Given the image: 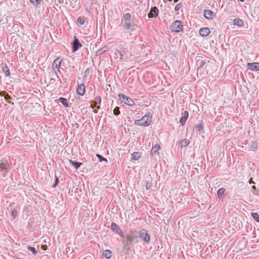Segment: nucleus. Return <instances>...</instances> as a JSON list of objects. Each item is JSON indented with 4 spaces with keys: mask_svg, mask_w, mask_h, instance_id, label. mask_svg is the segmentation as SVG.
Masks as SVG:
<instances>
[{
    "mask_svg": "<svg viewBox=\"0 0 259 259\" xmlns=\"http://www.w3.org/2000/svg\"><path fill=\"white\" fill-rule=\"evenodd\" d=\"M152 122V116L149 113L145 115L140 119L135 120L134 123L136 125L141 126H148Z\"/></svg>",
    "mask_w": 259,
    "mask_h": 259,
    "instance_id": "f257e3e1",
    "label": "nucleus"
},
{
    "mask_svg": "<svg viewBox=\"0 0 259 259\" xmlns=\"http://www.w3.org/2000/svg\"><path fill=\"white\" fill-rule=\"evenodd\" d=\"M170 29L172 32L178 33L183 31V25L180 20H176L171 24Z\"/></svg>",
    "mask_w": 259,
    "mask_h": 259,
    "instance_id": "f03ea898",
    "label": "nucleus"
},
{
    "mask_svg": "<svg viewBox=\"0 0 259 259\" xmlns=\"http://www.w3.org/2000/svg\"><path fill=\"white\" fill-rule=\"evenodd\" d=\"M118 96L122 103L129 106H133L135 104L134 101L131 98L123 94H119Z\"/></svg>",
    "mask_w": 259,
    "mask_h": 259,
    "instance_id": "7ed1b4c3",
    "label": "nucleus"
},
{
    "mask_svg": "<svg viewBox=\"0 0 259 259\" xmlns=\"http://www.w3.org/2000/svg\"><path fill=\"white\" fill-rule=\"evenodd\" d=\"M139 237L147 243L150 242L151 238L150 235L145 229H143L140 231Z\"/></svg>",
    "mask_w": 259,
    "mask_h": 259,
    "instance_id": "20e7f679",
    "label": "nucleus"
},
{
    "mask_svg": "<svg viewBox=\"0 0 259 259\" xmlns=\"http://www.w3.org/2000/svg\"><path fill=\"white\" fill-rule=\"evenodd\" d=\"M111 230L113 232L116 233L117 234H118L120 236L122 237H124L123 232L116 224H115V223H112L111 225Z\"/></svg>",
    "mask_w": 259,
    "mask_h": 259,
    "instance_id": "39448f33",
    "label": "nucleus"
},
{
    "mask_svg": "<svg viewBox=\"0 0 259 259\" xmlns=\"http://www.w3.org/2000/svg\"><path fill=\"white\" fill-rule=\"evenodd\" d=\"M9 163L7 160H2L0 161V172L6 173L8 171Z\"/></svg>",
    "mask_w": 259,
    "mask_h": 259,
    "instance_id": "423d86ee",
    "label": "nucleus"
},
{
    "mask_svg": "<svg viewBox=\"0 0 259 259\" xmlns=\"http://www.w3.org/2000/svg\"><path fill=\"white\" fill-rule=\"evenodd\" d=\"M138 236L135 234H134L133 232H131V234L127 235L126 236V244L125 245V247L128 246L130 244H132L133 241L135 239H137Z\"/></svg>",
    "mask_w": 259,
    "mask_h": 259,
    "instance_id": "0eeeda50",
    "label": "nucleus"
},
{
    "mask_svg": "<svg viewBox=\"0 0 259 259\" xmlns=\"http://www.w3.org/2000/svg\"><path fill=\"white\" fill-rule=\"evenodd\" d=\"M81 47L82 45L79 40L75 37L74 40L72 42V51L73 52H75Z\"/></svg>",
    "mask_w": 259,
    "mask_h": 259,
    "instance_id": "6e6552de",
    "label": "nucleus"
},
{
    "mask_svg": "<svg viewBox=\"0 0 259 259\" xmlns=\"http://www.w3.org/2000/svg\"><path fill=\"white\" fill-rule=\"evenodd\" d=\"M62 61V59L60 57L57 58L52 64V68L54 70L56 69L58 71H60V66Z\"/></svg>",
    "mask_w": 259,
    "mask_h": 259,
    "instance_id": "1a4fd4ad",
    "label": "nucleus"
},
{
    "mask_svg": "<svg viewBox=\"0 0 259 259\" xmlns=\"http://www.w3.org/2000/svg\"><path fill=\"white\" fill-rule=\"evenodd\" d=\"M159 10L156 7H152L150 9L149 13L148 14L149 18H155L158 15Z\"/></svg>",
    "mask_w": 259,
    "mask_h": 259,
    "instance_id": "9d476101",
    "label": "nucleus"
},
{
    "mask_svg": "<svg viewBox=\"0 0 259 259\" xmlns=\"http://www.w3.org/2000/svg\"><path fill=\"white\" fill-rule=\"evenodd\" d=\"M247 66L251 71L259 70V62L248 63Z\"/></svg>",
    "mask_w": 259,
    "mask_h": 259,
    "instance_id": "9b49d317",
    "label": "nucleus"
},
{
    "mask_svg": "<svg viewBox=\"0 0 259 259\" xmlns=\"http://www.w3.org/2000/svg\"><path fill=\"white\" fill-rule=\"evenodd\" d=\"M85 87L84 84H80L78 85L76 89V93L78 95L83 96L85 93Z\"/></svg>",
    "mask_w": 259,
    "mask_h": 259,
    "instance_id": "f8f14e48",
    "label": "nucleus"
},
{
    "mask_svg": "<svg viewBox=\"0 0 259 259\" xmlns=\"http://www.w3.org/2000/svg\"><path fill=\"white\" fill-rule=\"evenodd\" d=\"M188 116L189 113L187 111H185L182 113V117H181L180 121V123L182 125H184L185 124L188 119Z\"/></svg>",
    "mask_w": 259,
    "mask_h": 259,
    "instance_id": "ddd939ff",
    "label": "nucleus"
},
{
    "mask_svg": "<svg viewBox=\"0 0 259 259\" xmlns=\"http://www.w3.org/2000/svg\"><path fill=\"white\" fill-rule=\"evenodd\" d=\"M210 33V30L207 27L202 28L199 30V34L203 37L207 36Z\"/></svg>",
    "mask_w": 259,
    "mask_h": 259,
    "instance_id": "4468645a",
    "label": "nucleus"
},
{
    "mask_svg": "<svg viewBox=\"0 0 259 259\" xmlns=\"http://www.w3.org/2000/svg\"><path fill=\"white\" fill-rule=\"evenodd\" d=\"M203 15L207 19H211L213 18L214 13L210 10H205L203 11Z\"/></svg>",
    "mask_w": 259,
    "mask_h": 259,
    "instance_id": "2eb2a0df",
    "label": "nucleus"
},
{
    "mask_svg": "<svg viewBox=\"0 0 259 259\" xmlns=\"http://www.w3.org/2000/svg\"><path fill=\"white\" fill-rule=\"evenodd\" d=\"M160 146L159 144H156L151 149V153L152 156L158 154V150L160 149Z\"/></svg>",
    "mask_w": 259,
    "mask_h": 259,
    "instance_id": "dca6fc26",
    "label": "nucleus"
},
{
    "mask_svg": "<svg viewBox=\"0 0 259 259\" xmlns=\"http://www.w3.org/2000/svg\"><path fill=\"white\" fill-rule=\"evenodd\" d=\"M226 192V189L224 188H221L219 189L217 192V194L220 198H222L225 196V193Z\"/></svg>",
    "mask_w": 259,
    "mask_h": 259,
    "instance_id": "f3484780",
    "label": "nucleus"
},
{
    "mask_svg": "<svg viewBox=\"0 0 259 259\" xmlns=\"http://www.w3.org/2000/svg\"><path fill=\"white\" fill-rule=\"evenodd\" d=\"M3 70L6 76H9L10 74L9 69L6 64H2Z\"/></svg>",
    "mask_w": 259,
    "mask_h": 259,
    "instance_id": "a211bd4d",
    "label": "nucleus"
},
{
    "mask_svg": "<svg viewBox=\"0 0 259 259\" xmlns=\"http://www.w3.org/2000/svg\"><path fill=\"white\" fill-rule=\"evenodd\" d=\"M190 141L186 139L182 140L180 142V146L181 147H186L189 144Z\"/></svg>",
    "mask_w": 259,
    "mask_h": 259,
    "instance_id": "6ab92c4d",
    "label": "nucleus"
},
{
    "mask_svg": "<svg viewBox=\"0 0 259 259\" xmlns=\"http://www.w3.org/2000/svg\"><path fill=\"white\" fill-rule=\"evenodd\" d=\"M234 24L238 26H242L244 24L243 21L240 19H235L233 21Z\"/></svg>",
    "mask_w": 259,
    "mask_h": 259,
    "instance_id": "aec40b11",
    "label": "nucleus"
},
{
    "mask_svg": "<svg viewBox=\"0 0 259 259\" xmlns=\"http://www.w3.org/2000/svg\"><path fill=\"white\" fill-rule=\"evenodd\" d=\"M70 162L73 165L76 169H77L82 164L81 162L73 161L72 160H70Z\"/></svg>",
    "mask_w": 259,
    "mask_h": 259,
    "instance_id": "412c9836",
    "label": "nucleus"
},
{
    "mask_svg": "<svg viewBox=\"0 0 259 259\" xmlns=\"http://www.w3.org/2000/svg\"><path fill=\"white\" fill-rule=\"evenodd\" d=\"M123 26L126 30H130L132 26L131 20L124 21Z\"/></svg>",
    "mask_w": 259,
    "mask_h": 259,
    "instance_id": "4be33fe9",
    "label": "nucleus"
},
{
    "mask_svg": "<svg viewBox=\"0 0 259 259\" xmlns=\"http://www.w3.org/2000/svg\"><path fill=\"white\" fill-rule=\"evenodd\" d=\"M103 255L106 258H110L111 257V251L110 250L107 249L104 251Z\"/></svg>",
    "mask_w": 259,
    "mask_h": 259,
    "instance_id": "5701e85b",
    "label": "nucleus"
},
{
    "mask_svg": "<svg viewBox=\"0 0 259 259\" xmlns=\"http://www.w3.org/2000/svg\"><path fill=\"white\" fill-rule=\"evenodd\" d=\"M59 100L64 106L66 107H68L67 100L66 98L61 97L59 99Z\"/></svg>",
    "mask_w": 259,
    "mask_h": 259,
    "instance_id": "b1692460",
    "label": "nucleus"
},
{
    "mask_svg": "<svg viewBox=\"0 0 259 259\" xmlns=\"http://www.w3.org/2000/svg\"><path fill=\"white\" fill-rule=\"evenodd\" d=\"M95 104H100L101 102V98L100 96H97L95 98L94 100L92 102Z\"/></svg>",
    "mask_w": 259,
    "mask_h": 259,
    "instance_id": "393cba45",
    "label": "nucleus"
},
{
    "mask_svg": "<svg viewBox=\"0 0 259 259\" xmlns=\"http://www.w3.org/2000/svg\"><path fill=\"white\" fill-rule=\"evenodd\" d=\"M251 216L254 219L255 221L257 222H259V214L256 212H252Z\"/></svg>",
    "mask_w": 259,
    "mask_h": 259,
    "instance_id": "a878e982",
    "label": "nucleus"
},
{
    "mask_svg": "<svg viewBox=\"0 0 259 259\" xmlns=\"http://www.w3.org/2000/svg\"><path fill=\"white\" fill-rule=\"evenodd\" d=\"M140 157V155L139 152H134L132 154V159L135 160H138Z\"/></svg>",
    "mask_w": 259,
    "mask_h": 259,
    "instance_id": "bb28decb",
    "label": "nucleus"
},
{
    "mask_svg": "<svg viewBox=\"0 0 259 259\" xmlns=\"http://www.w3.org/2000/svg\"><path fill=\"white\" fill-rule=\"evenodd\" d=\"M96 156L100 162L105 161L106 162H107V160L105 158L102 157V155L97 154Z\"/></svg>",
    "mask_w": 259,
    "mask_h": 259,
    "instance_id": "cd10ccee",
    "label": "nucleus"
},
{
    "mask_svg": "<svg viewBox=\"0 0 259 259\" xmlns=\"http://www.w3.org/2000/svg\"><path fill=\"white\" fill-rule=\"evenodd\" d=\"M107 47L103 48V49H99L97 51V54L96 55H100L102 54L103 53L107 51Z\"/></svg>",
    "mask_w": 259,
    "mask_h": 259,
    "instance_id": "c85d7f7f",
    "label": "nucleus"
},
{
    "mask_svg": "<svg viewBox=\"0 0 259 259\" xmlns=\"http://www.w3.org/2000/svg\"><path fill=\"white\" fill-rule=\"evenodd\" d=\"M120 55V59L123 60L124 59V56L126 54L125 50H122L118 52Z\"/></svg>",
    "mask_w": 259,
    "mask_h": 259,
    "instance_id": "c756f323",
    "label": "nucleus"
},
{
    "mask_svg": "<svg viewBox=\"0 0 259 259\" xmlns=\"http://www.w3.org/2000/svg\"><path fill=\"white\" fill-rule=\"evenodd\" d=\"M124 21L131 20V15L129 13H126L123 15Z\"/></svg>",
    "mask_w": 259,
    "mask_h": 259,
    "instance_id": "7c9ffc66",
    "label": "nucleus"
},
{
    "mask_svg": "<svg viewBox=\"0 0 259 259\" xmlns=\"http://www.w3.org/2000/svg\"><path fill=\"white\" fill-rule=\"evenodd\" d=\"M27 248L29 251H31L34 255H36V253H37L35 248L33 247L28 246Z\"/></svg>",
    "mask_w": 259,
    "mask_h": 259,
    "instance_id": "2f4dec72",
    "label": "nucleus"
},
{
    "mask_svg": "<svg viewBox=\"0 0 259 259\" xmlns=\"http://www.w3.org/2000/svg\"><path fill=\"white\" fill-rule=\"evenodd\" d=\"M41 0H30V2L35 5L36 6H38L40 4Z\"/></svg>",
    "mask_w": 259,
    "mask_h": 259,
    "instance_id": "473e14b6",
    "label": "nucleus"
},
{
    "mask_svg": "<svg viewBox=\"0 0 259 259\" xmlns=\"http://www.w3.org/2000/svg\"><path fill=\"white\" fill-rule=\"evenodd\" d=\"M196 130L197 131L200 132L203 129V124L201 123H199L198 124L196 125L195 127Z\"/></svg>",
    "mask_w": 259,
    "mask_h": 259,
    "instance_id": "72a5a7b5",
    "label": "nucleus"
},
{
    "mask_svg": "<svg viewBox=\"0 0 259 259\" xmlns=\"http://www.w3.org/2000/svg\"><path fill=\"white\" fill-rule=\"evenodd\" d=\"M120 111L119 108L117 107H115L113 110V113L115 115H118L120 114Z\"/></svg>",
    "mask_w": 259,
    "mask_h": 259,
    "instance_id": "f704fd0d",
    "label": "nucleus"
},
{
    "mask_svg": "<svg viewBox=\"0 0 259 259\" xmlns=\"http://www.w3.org/2000/svg\"><path fill=\"white\" fill-rule=\"evenodd\" d=\"M77 22L81 25H83L84 23V19L82 18L79 17L77 19Z\"/></svg>",
    "mask_w": 259,
    "mask_h": 259,
    "instance_id": "c9c22d12",
    "label": "nucleus"
},
{
    "mask_svg": "<svg viewBox=\"0 0 259 259\" xmlns=\"http://www.w3.org/2000/svg\"><path fill=\"white\" fill-rule=\"evenodd\" d=\"M4 93L5 94V99L8 101L9 102V100L11 99V97L9 95L8 93L6 92H4Z\"/></svg>",
    "mask_w": 259,
    "mask_h": 259,
    "instance_id": "e433bc0d",
    "label": "nucleus"
},
{
    "mask_svg": "<svg viewBox=\"0 0 259 259\" xmlns=\"http://www.w3.org/2000/svg\"><path fill=\"white\" fill-rule=\"evenodd\" d=\"M146 189H150L152 187V183L149 182H147L146 184Z\"/></svg>",
    "mask_w": 259,
    "mask_h": 259,
    "instance_id": "4c0bfd02",
    "label": "nucleus"
},
{
    "mask_svg": "<svg viewBox=\"0 0 259 259\" xmlns=\"http://www.w3.org/2000/svg\"><path fill=\"white\" fill-rule=\"evenodd\" d=\"M181 6H182V5H181V3H179V4H178L176 6V7H175V10L176 11H178L180 10V9L181 8Z\"/></svg>",
    "mask_w": 259,
    "mask_h": 259,
    "instance_id": "58836bf2",
    "label": "nucleus"
},
{
    "mask_svg": "<svg viewBox=\"0 0 259 259\" xmlns=\"http://www.w3.org/2000/svg\"><path fill=\"white\" fill-rule=\"evenodd\" d=\"M12 215L14 218H15L17 215V212L16 210H13L12 211Z\"/></svg>",
    "mask_w": 259,
    "mask_h": 259,
    "instance_id": "ea45409f",
    "label": "nucleus"
},
{
    "mask_svg": "<svg viewBox=\"0 0 259 259\" xmlns=\"http://www.w3.org/2000/svg\"><path fill=\"white\" fill-rule=\"evenodd\" d=\"M59 182V179L57 177H56V181L55 184H54V187L56 186V185L58 184V182Z\"/></svg>",
    "mask_w": 259,
    "mask_h": 259,
    "instance_id": "a19ab883",
    "label": "nucleus"
},
{
    "mask_svg": "<svg viewBox=\"0 0 259 259\" xmlns=\"http://www.w3.org/2000/svg\"><path fill=\"white\" fill-rule=\"evenodd\" d=\"M90 106L92 108H94L96 106V104L93 102V103Z\"/></svg>",
    "mask_w": 259,
    "mask_h": 259,
    "instance_id": "79ce46f5",
    "label": "nucleus"
},
{
    "mask_svg": "<svg viewBox=\"0 0 259 259\" xmlns=\"http://www.w3.org/2000/svg\"><path fill=\"white\" fill-rule=\"evenodd\" d=\"M205 64V62L202 60L200 62V66H202Z\"/></svg>",
    "mask_w": 259,
    "mask_h": 259,
    "instance_id": "37998d69",
    "label": "nucleus"
},
{
    "mask_svg": "<svg viewBox=\"0 0 259 259\" xmlns=\"http://www.w3.org/2000/svg\"><path fill=\"white\" fill-rule=\"evenodd\" d=\"M249 183L250 184H252V183L254 184V182L252 181V178H251V179L249 180Z\"/></svg>",
    "mask_w": 259,
    "mask_h": 259,
    "instance_id": "c03bdc74",
    "label": "nucleus"
},
{
    "mask_svg": "<svg viewBox=\"0 0 259 259\" xmlns=\"http://www.w3.org/2000/svg\"><path fill=\"white\" fill-rule=\"evenodd\" d=\"M252 193L254 194V195H258L259 196V192H253Z\"/></svg>",
    "mask_w": 259,
    "mask_h": 259,
    "instance_id": "a18cd8bd",
    "label": "nucleus"
},
{
    "mask_svg": "<svg viewBox=\"0 0 259 259\" xmlns=\"http://www.w3.org/2000/svg\"><path fill=\"white\" fill-rule=\"evenodd\" d=\"M94 112L95 113H97L98 112V110L97 109H95L93 110Z\"/></svg>",
    "mask_w": 259,
    "mask_h": 259,
    "instance_id": "49530a36",
    "label": "nucleus"
},
{
    "mask_svg": "<svg viewBox=\"0 0 259 259\" xmlns=\"http://www.w3.org/2000/svg\"><path fill=\"white\" fill-rule=\"evenodd\" d=\"M252 189H254V190H256V187L255 186H252L251 187Z\"/></svg>",
    "mask_w": 259,
    "mask_h": 259,
    "instance_id": "de8ad7c7",
    "label": "nucleus"
},
{
    "mask_svg": "<svg viewBox=\"0 0 259 259\" xmlns=\"http://www.w3.org/2000/svg\"><path fill=\"white\" fill-rule=\"evenodd\" d=\"M96 107H97V109H100V106H96Z\"/></svg>",
    "mask_w": 259,
    "mask_h": 259,
    "instance_id": "09e8293b",
    "label": "nucleus"
},
{
    "mask_svg": "<svg viewBox=\"0 0 259 259\" xmlns=\"http://www.w3.org/2000/svg\"><path fill=\"white\" fill-rule=\"evenodd\" d=\"M178 1H179V0H174V2H175V3H177V2H178Z\"/></svg>",
    "mask_w": 259,
    "mask_h": 259,
    "instance_id": "8fccbe9b",
    "label": "nucleus"
},
{
    "mask_svg": "<svg viewBox=\"0 0 259 259\" xmlns=\"http://www.w3.org/2000/svg\"><path fill=\"white\" fill-rule=\"evenodd\" d=\"M239 1L241 2H243L244 1V0H239Z\"/></svg>",
    "mask_w": 259,
    "mask_h": 259,
    "instance_id": "3c124183",
    "label": "nucleus"
},
{
    "mask_svg": "<svg viewBox=\"0 0 259 259\" xmlns=\"http://www.w3.org/2000/svg\"><path fill=\"white\" fill-rule=\"evenodd\" d=\"M169 1H172V0H168Z\"/></svg>",
    "mask_w": 259,
    "mask_h": 259,
    "instance_id": "603ef678",
    "label": "nucleus"
}]
</instances>
